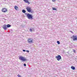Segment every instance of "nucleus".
Returning <instances> with one entry per match:
<instances>
[{
  "label": "nucleus",
  "instance_id": "nucleus-10",
  "mask_svg": "<svg viewBox=\"0 0 77 77\" xmlns=\"http://www.w3.org/2000/svg\"><path fill=\"white\" fill-rule=\"evenodd\" d=\"M7 28H9V27H11V25L10 24L6 25Z\"/></svg>",
  "mask_w": 77,
  "mask_h": 77
},
{
  "label": "nucleus",
  "instance_id": "nucleus-24",
  "mask_svg": "<svg viewBox=\"0 0 77 77\" xmlns=\"http://www.w3.org/2000/svg\"><path fill=\"white\" fill-rule=\"evenodd\" d=\"M70 32L71 33H72V31H70Z\"/></svg>",
  "mask_w": 77,
  "mask_h": 77
},
{
  "label": "nucleus",
  "instance_id": "nucleus-5",
  "mask_svg": "<svg viewBox=\"0 0 77 77\" xmlns=\"http://www.w3.org/2000/svg\"><path fill=\"white\" fill-rule=\"evenodd\" d=\"M26 9L27 11H28L29 12H32V10H31V8L30 7H26Z\"/></svg>",
  "mask_w": 77,
  "mask_h": 77
},
{
  "label": "nucleus",
  "instance_id": "nucleus-19",
  "mask_svg": "<svg viewBox=\"0 0 77 77\" xmlns=\"http://www.w3.org/2000/svg\"><path fill=\"white\" fill-rule=\"evenodd\" d=\"M31 29H32V30H34V31L35 30V29L33 28H32Z\"/></svg>",
  "mask_w": 77,
  "mask_h": 77
},
{
  "label": "nucleus",
  "instance_id": "nucleus-2",
  "mask_svg": "<svg viewBox=\"0 0 77 77\" xmlns=\"http://www.w3.org/2000/svg\"><path fill=\"white\" fill-rule=\"evenodd\" d=\"M26 16L28 18L29 20L33 19V16H32V15L31 14H27Z\"/></svg>",
  "mask_w": 77,
  "mask_h": 77
},
{
  "label": "nucleus",
  "instance_id": "nucleus-1",
  "mask_svg": "<svg viewBox=\"0 0 77 77\" xmlns=\"http://www.w3.org/2000/svg\"><path fill=\"white\" fill-rule=\"evenodd\" d=\"M19 57V60H22V61H23V62L25 61H27V59L24 58V57H23L20 56Z\"/></svg>",
  "mask_w": 77,
  "mask_h": 77
},
{
  "label": "nucleus",
  "instance_id": "nucleus-23",
  "mask_svg": "<svg viewBox=\"0 0 77 77\" xmlns=\"http://www.w3.org/2000/svg\"><path fill=\"white\" fill-rule=\"evenodd\" d=\"M52 1L53 2H54V1H55V0H52Z\"/></svg>",
  "mask_w": 77,
  "mask_h": 77
},
{
  "label": "nucleus",
  "instance_id": "nucleus-8",
  "mask_svg": "<svg viewBox=\"0 0 77 77\" xmlns=\"http://www.w3.org/2000/svg\"><path fill=\"white\" fill-rule=\"evenodd\" d=\"M2 11L3 12H6L7 9L5 8H4L2 9Z\"/></svg>",
  "mask_w": 77,
  "mask_h": 77
},
{
  "label": "nucleus",
  "instance_id": "nucleus-22",
  "mask_svg": "<svg viewBox=\"0 0 77 77\" xmlns=\"http://www.w3.org/2000/svg\"><path fill=\"white\" fill-rule=\"evenodd\" d=\"M23 51H24V52L26 51V50H23Z\"/></svg>",
  "mask_w": 77,
  "mask_h": 77
},
{
  "label": "nucleus",
  "instance_id": "nucleus-13",
  "mask_svg": "<svg viewBox=\"0 0 77 77\" xmlns=\"http://www.w3.org/2000/svg\"><path fill=\"white\" fill-rule=\"evenodd\" d=\"M52 9L54 11H57V8H53Z\"/></svg>",
  "mask_w": 77,
  "mask_h": 77
},
{
  "label": "nucleus",
  "instance_id": "nucleus-20",
  "mask_svg": "<svg viewBox=\"0 0 77 77\" xmlns=\"http://www.w3.org/2000/svg\"><path fill=\"white\" fill-rule=\"evenodd\" d=\"M73 51L74 53H75V51H76V50H74Z\"/></svg>",
  "mask_w": 77,
  "mask_h": 77
},
{
  "label": "nucleus",
  "instance_id": "nucleus-4",
  "mask_svg": "<svg viewBox=\"0 0 77 77\" xmlns=\"http://www.w3.org/2000/svg\"><path fill=\"white\" fill-rule=\"evenodd\" d=\"M28 42L29 44H32L33 43V39L31 38H28Z\"/></svg>",
  "mask_w": 77,
  "mask_h": 77
},
{
  "label": "nucleus",
  "instance_id": "nucleus-9",
  "mask_svg": "<svg viewBox=\"0 0 77 77\" xmlns=\"http://www.w3.org/2000/svg\"><path fill=\"white\" fill-rule=\"evenodd\" d=\"M23 1L25 2V3H28V5L30 4V3L29 2V1H28V0H23Z\"/></svg>",
  "mask_w": 77,
  "mask_h": 77
},
{
  "label": "nucleus",
  "instance_id": "nucleus-6",
  "mask_svg": "<svg viewBox=\"0 0 77 77\" xmlns=\"http://www.w3.org/2000/svg\"><path fill=\"white\" fill-rule=\"evenodd\" d=\"M2 27L3 29L4 30H7V29H8V28H7V26H6V24H5L3 25L2 26Z\"/></svg>",
  "mask_w": 77,
  "mask_h": 77
},
{
  "label": "nucleus",
  "instance_id": "nucleus-16",
  "mask_svg": "<svg viewBox=\"0 0 77 77\" xmlns=\"http://www.w3.org/2000/svg\"><path fill=\"white\" fill-rule=\"evenodd\" d=\"M32 29H29V31L30 32H32Z\"/></svg>",
  "mask_w": 77,
  "mask_h": 77
},
{
  "label": "nucleus",
  "instance_id": "nucleus-12",
  "mask_svg": "<svg viewBox=\"0 0 77 77\" xmlns=\"http://www.w3.org/2000/svg\"><path fill=\"white\" fill-rule=\"evenodd\" d=\"M71 68L73 70H75V67L74 66H72L71 67Z\"/></svg>",
  "mask_w": 77,
  "mask_h": 77
},
{
  "label": "nucleus",
  "instance_id": "nucleus-17",
  "mask_svg": "<svg viewBox=\"0 0 77 77\" xmlns=\"http://www.w3.org/2000/svg\"><path fill=\"white\" fill-rule=\"evenodd\" d=\"M17 76L18 77H21V75H17Z\"/></svg>",
  "mask_w": 77,
  "mask_h": 77
},
{
  "label": "nucleus",
  "instance_id": "nucleus-21",
  "mask_svg": "<svg viewBox=\"0 0 77 77\" xmlns=\"http://www.w3.org/2000/svg\"><path fill=\"white\" fill-rule=\"evenodd\" d=\"M26 51L27 52H28V53H29V51L27 50V51Z\"/></svg>",
  "mask_w": 77,
  "mask_h": 77
},
{
  "label": "nucleus",
  "instance_id": "nucleus-3",
  "mask_svg": "<svg viewBox=\"0 0 77 77\" xmlns=\"http://www.w3.org/2000/svg\"><path fill=\"white\" fill-rule=\"evenodd\" d=\"M55 58L57 59V60H58V61H59L60 59H62L61 56L60 55H58V56H56L55 57Z\"/></svg>",
  "mask_w": 77,
  "mask_h": 77
},
{
  "label": "nucleus",
  "instance_id": "nucleus-11",
  "mask_svg": "<svg viewBox=\"0 0 77 77\" xmlns=\"http://www.w3.org/2000/svg\"><path fill=\"white\" fill-rule=\"evenodd\" d=\"M18 6L15 5L14 6V8L16 10H18Z\"/></svg>",
  "mask_w": 77,
  "mask_h": 77
},
{
  "label": "nucleus",
  "instance_id": "nucleus-14",
  "mask_svg": "<svg viewBox=\"0 0 77 77\" xmlns=\"http://www.w3.org/2000/svg\"><path fill=\"white\" fill-rule=\"evenodd\" d=\"M26 11L25 10L23 9L22 10V12H23V13H26Z\"/></svg>",
  "mask_w": 77,
  "mask_h": 77
},
{
  "label": "nucleus",
  "instance_id": "nucleus-15",
  "mask_svg": "<svg viewBox=\"0 0 77 77\" xmlns=\"http://www.w3.org/2000/svg\"><path fill=\"white\" fill-rule=\"evenodd\" d=\"M57 42L58 44H60V42L59 41H57Z\"/></svg>",
  "mask_w": 77,
  "mask_h": 77
},
{
  "label": "nucleus",
  "instance_id": "nucleus-7",
  "mask_svg": "<svg viewBox=\"0 0 77 77\" xmlns=\"http://www.w3.org/2000/svg\"><path fill=\"white\" fill-rule=\"evenodd\" d=\"M72 39L73 41H76L77 40V36L76 35H73Z\"/></svg>",
  "mask_w": 77,
  "mask_h": 77
},
{
  "label": "nucleus",
  "instance_id": "nucleus-18",
  "mask_svg": "<svg viewBox=\"0 0 77 77\" xmlns=\"http://www.w3.org/2000/svg\"><path fill=\"white\" fill-rule=\"evenodd\" d=\"M24 66H26V64L25 63H24L23 64Z\"/></svg>",
  "mask_w": 77,
  "mask_h": 77
}]
</instances>
